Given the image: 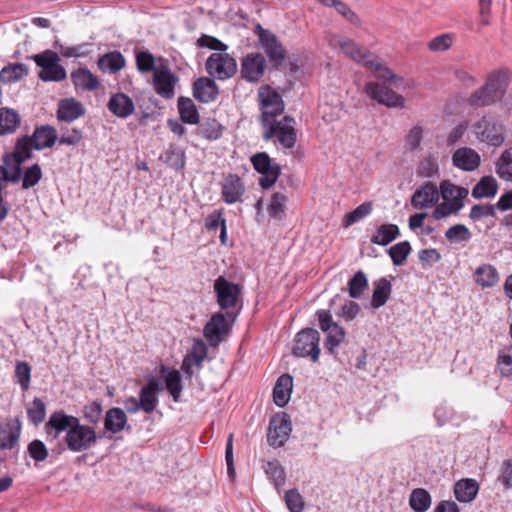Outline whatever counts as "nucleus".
Returning a JSON list of instances; mask_svg holds the SVG:
<instances>
[{
	"instance_id": "423d86ee",
	"label": "nucleus",
	"mask_w": 512,
	"mask_h": 512,
	"mask_svg": "<svg viewBox=\"0 0 512 512\" xmlns=\"http://www.w3.org/2000/svg\"><path fill=\"white\" fill-rule=\"evenodd\" d=\"M319 341L320 334L316 329H302L295 336L292 353L297 357H311L313 362H317L320 355Z\"/></svg>"
},
{
	"instance_id": "cd10ccee",
	"label": "nucleus",
	"mask_w": 512,
	"mask_h": 512,
	"mask_svg": "<svg viewBox=\"0 0 512 512\" xmlns=\"http://www.w3.org/2000/svg\"><path fill=\"white\" fill-rule=\"evenodd\" d=\"M474 280L481 288H491L498 284L500 276L495 266L482 264L474 271Z\"/></svg>"
},
{
	"instance_id": "5701e85b",
	"label": "nucleus",
	"mask_w": 512,
	"mask_h": 512,
	"mask_svg": "<svg viewBox=\"0 0 512 512\" xmlns=\"http://www.w3.org/2000/svg\"><path fill=\"white\" fill-rule=\"evenodd\" d=\"M219 94V88L210 78H198L193 84V96L202 103L214 101Z\"/></svg>"
},
{
	"instance_id": "4be33fe9",
	"label": "nucleus",
	"mask_w": 512,
	"mask_h": 512,
	"mask_svg": "<svg viewBox=\"0 0 512 512\" xmlns=\"http://www.w3.org/2000/svg\"><path fill=\"white\" fill-rule=\"evenodd\" d=\"M452 162L463 171H474L480 165V156L474 149L462 147L453 153Z\"/></svg>"
},
{
	"instance_id": "f8f14e48",
	"label": "nucleus",
	"mask_w": 512,
	"mask_h": 512,
	"mask_svg": "<svg viewBox=\"0 0 512 512\" xmlns=\"http://www.w3.org/2000/svg\"><path fill=\"white\" fill-rule=\"evenodd\" d=\"M330 44L334 48H339L346 56L363 66H373L372 54L365 48L357 45L353 40L333 36Z\"/></svg>"
},
{
	"instance_id": "58836bf2",
	"label": "nucleus",
	"mask_w": 512,
	"mask_h": 512,
	"mask_svg": "<svg viewBox=\"0 0 512 512\" xmlns=\"http://www.w3.org/2000/svg\"><path fill=\"white\" fill-rule=\"evenodd\" d=\"M497 181L491 176H484L472 189V196L476 199L490 198L497 193Z\"/></svg>"
},
{
	"instance_id": "e2e57ef3",
	"label": "nucleus",
	"mask_w": 512,
	"mask_h": 512,
	"mask_svg": "<svg viewBox=\"0 0 512 512\" xmlns=\"http://www.w3.org/2000/svg\"><path fill=\"white\" fill-rule=\"evenodd\" d=\"M498 367L501 374L505 376L512 375V347L499 352Z\"/></svg>"
},
{
	"instance_id": "b1692460",
	"label": "nucleus",
	"mask_w": 512,
	"mask_h": 512,
	"mask_svg": "<svg viewBox=\"0 0 512 512\" xmlns=\"http://www.w3.org/2000/svg\"><path fill=\"white\" fill-rule=\"evenodd\" d=\"M78 418L66 414L64 411H55L50 415L48 422L45 424V429L48 434L53 430L56 438L61 432L68 431L77 422Z\"/></svg>"
},
{
	"instance_id": "20e7f679",
	"label": "nucleus",
	"mask_w": 512,
	"mask_h": 512,
	"mask_svg": "<svg viewBox=\"0 0 512 512\" xmlns=\"http://www.w3.org/2000/svg\"><path fill=\"white\" fill-rule=\"evenodd\" d=\"M294 124V118L290 116H284L280 121H272L268 126H264L266 131L263 138L267 141L276 137L282 147L291 149L295 146L297 140Z\"/></svg>"
},
{
	"instance_id": "7ed1b4c3",
	"label": "nucleus",
	"mask_w": 512,
	"mask_h": 512,
	"mask_svg": "<svg viewBox=\"0 0 512 512\" xmlns=\"http://www.w3.org/2000/svg\"><path fill=\"white\" fill-rule=\"evenodd\" d=\"M475 134L479 140L492 146H500L505 139V126L502 120L491 114L484 115L475 125Z\"/></svg>"
},
{
	"instance_id": "338daca9",
	"label": "nucleus",
	"mask_w": 512,
	"mask_h": 512,
	"mask_svg": "<svg viewBox=\"0 0 512 512\" xmlns=\"http://www.w3.org/2000/svg\"><path fill=\"white\" fill-rule=\"evenodd\" d=\"M287 200L285 194L276 192L272 195L270 204L268 206V211L270 216L278 217L279 215L284 213V205Z\"/></svg>"
},
{
	"instance_id": "c85d7f7f",
	"label": "nucleus",
	"mask_w": 512,
	"mask_h": 512,
	"mask_svg": "<svg viewBox=\"0 0 512 512\" xmlns=\"http://www.w3.org/2000/svg\"><path fill=\"white\" fill-rule=\"evenodd\" d=\"M71 80L76 89L94 91L100 83L98 78L87 68H79L71 73Z\"/></svg>"
},
{
	"instance_id": "1a4fd4ad",
	"label": "nucleus",
	"mask_w": 512,
	"mask_h": 512,
	"mask_svg": "<svg viewBox=\"0 0 512 512\" xmlns=\"http://www.w3.org/2000/svg\"><path fill=\"white\" fill-rule=\"evenodd\" d=\"M258 96L262 109L261 122L263 126H268L275 121L276 116L283 113L284 103L281 96L269 86L260 88Z\"/></svg>"
},
{
	"instance_id": "864d4df0",
	"label": "nucleus",
	"mask_w": 512,
	"mask_h": 512,
	"mask_svg": "<svg viewBox=\"0 0 512 512\" xmlns=\"http://www.w3.org/2000/svg\"><path fill=\"white\" fill-rule=\"evenodd\" d=\"M372 211V203L371 202H364L360 204L357 208H355L353 211L348 213L345 217V220L343 222L344 227H349L352 224L362 220L366 216H368Z\"/></svg>"
},
{
	"instance_id": "49530a36",
	"label": "nucleus",
	"mask_w": 512,
	"mask_h": 512,
	"mask_svg": "<svg viewBox=\"0 0 512 512\" xmlns=\"http://www.w3.org/2000/svg\"><path fill=\"white\" fill-rule=\"evenodd\" d=\"M265 473L273 480L275 488L279 491L285 484L286 474L278 461H269L264 466Z\"/></svg>"
},
{
	"instance_id": "f03ea898",
	"label": "nucleus",
	"mask_w": 512,
	"mask_h": 512,
	"mask_svg": "<svg viewBox=\"0 0 512 512\" xmlns=\"http://www.w3.org/2000/svg\"><path fill=\"white\" fill-rule=\"evenodd\" d=\"M511 81L509 70L500 69L491 72L483 86L475 90L468 98L472 107H485L502 100Z\"/></svg>"
},
{
	"instance_id": "4468645a",
	"label": "nucleus",
	"mask_w": 512,
	"mask_h": 512,
	"mask_svg": "<svg viewBox=\"0 0 512 512\" xmlns=\"http://www.w3.org/2000/svg\"><path fill=\"white\" fill-rule=\"evenodd\" d=\"M291 422L286 414L273 417L269 423L267 441L270 446L281 447L291 433Z\"/></svg>"
},
{
	"instance_id": "774afa93",
	"label": "nucleus",
	"mask_w": 512,
	"mask_h": 512,
	"mask_svg": "<svg viewBox=\"0 0 512 512\" xmlns=\"http://www.w3.org/2000/svg\"><path fill=\"white\" fill-rule=\"evenodd\" d=\"M498 480L505 489L512 488V460L508 459L503 462Z\"/></svg>"
},
{
	"instance_id": "4d7b16f0",
	"label": "nucleus",
	"mask_w": 512,
	"mask_h": 512,
	"mask_svg": "<svg viewBox=\"0 0 512 512\" xmlns=\"http://www.w3.org/2000/svg\"><path fill=\"white\" fill-rule=\"evenodd\" d=\"M327 338L325 340V348L330 354H333L335 349L343 342L345 337V331L341 326H337L334 329L327 331Z\"/></svg>"
},
{
	"instance_id": "052dcab7",
	"label": "nucleus",
	"mask_w": 512,
	"mask_h": 512,
	"mask_svg": "<svg viewBox=\"0 0 512 512\" xmlns=\"http://www.w3.org/2000/svg\"><path fill=\"white\" fill-rule=\"evenodd\" d=\"M438 172V163L432 157L422 159L417 168V174L421 177L431 178Z\"/></svg>"
},
{
	"instance_id": "09e8293b",
	"label": "nucleus",
	"mask_w": 512,
	"mask_h": 512,
	"mask_svg": "<svg viewBox=\"0 0 512 512\" xmlns=\"http://www.w3.org/2000/svg\"><path fill=\"white\" fill-rule=\"evenodd\" d=\"M463 206L464 202L460 201L459 199L455 202H447L443 200V202L439 204L432 212V217L435 220H440L451 214L459 212Z\"/></svg>"
},
{
	"instance_id": "c756f323",
	"label": "nucleus",
	"mask_w": 512,
	"mask_h": 512,
	"mask_svg": "<svg viewBox=\"0 0 512 512\" xmlns=\"http://www.w3.org/2000/svg\"><path fill=\"white\" fill-rule=\"evenodd\" d=\"M30 68L23 63H10L0 71V81L4 84L15 83L29 75Z\"/></svg>"
},
{
	"instance_id": "f257e3e1",
	"label": "nucleus",
	"mask_w": 512,
	"mask_h": 512,
	"mask_svg": "<svg viewBox=\"0 0 512 512\" xmlns=\"http://www.w3.org/2000/svg\"><path fill=\"white\" fill-rule=\"evenodd\" d=\"M32 157V135H26L19 139L14 151L6 154L3 158V165L0 166V179L12 183L23 179L22 187H32V167H27L23 173L22 164Z\"/></svg>"
},
{
	"instance_id": "e433bc0d",
	"label": "nucleus",
	"mask_w": 512,
	"mask_h": 512,
	"mask_svg": "<svg viewBox=\"0 0 512 512\" xmlns=\"http://www.w3.org/2000/svg\"><path fill=\"white\" fill-rule=\"evenodd\" d=\"M432 503L430 493L424 488L412 490L409 497V505L414 512H426Z\"/></svg>"
},
{
	"instance_id": "9b49d317",
	"label": "nucleus",
	"mask_w": 512,
	"mask_h": 512,
	"mask_svg": "<svg viewBox=\"0 0 512 512\" xmlns=\"http://www.w3.org/2000/svg\"><path fill=\"white\" fill-rule=\"evenodd\" d=\"M365 92L371 99L388 108H404L405 106V99L402 95L377 82L366 83Z\"/></svg>"
},
{
	"instance_id": "13d9d810",
	"label": "nucleus",
	"mask_w": 512,
	"mask_h": 512,
	"mask_svg": "<svg viewBox=\"0 0 512 512\" xmlns=\"http://www.w3.org/2000/svg\"><path fill=\"white\" fill-rule=\"evenodd\" d=\"M136 65L137 69L142 73L155 72L157 69L155 68V57L149 51L136 52Z\"/></svg>"
},
{
	"instance_id": "9d476101",
	"label": "nucleus",
	"mask_w": 512,
	"mask_h": 512,
	"mask_svg": "<svg viewBox=\"0 0 512 512\" xmlns=\"http://www.w3.org/2000/svg\"><path fill=\"white\" fill-rule=\"evenodd\" d=\"M205 68L210 76L225 80L235 75L237 63L228 53H212L206 61Z\"/></svg>"
},
{
	"instance_id": "c03bdc74",
	"label": "nucleus",
	"mask_w": 512,
	"mask_h": 512,
	"mask_svg": "<svg viewBox=\"0 0 512 512\" xmlns=\"http://www.w3.org/2000/svg\"><path fill=\"white\" fill-rule=\"evenodd\" d=\"M321 4L327 7H334L336 11L343 16L350 23L359 25L360 19L351 8L340 0H318Z\"/></svg>"
},
{
	"instance_id": "dca6fc26",
	"label": "nucleus",
	"mask_w": 512,
	"mask_h": 512,
	"mask_svg": "<svg viewBox=\"0 0 512 512\" xmlns=\"http://www.w3.org/2000/svg\"><path fill=\"white\" fill-rule=\"evenodd\" d=\"M265 68L266 60L261 53H249L241 62L242 78L249 82H257L264 75Z\"/></svg>"
},
{
	"instance_id": "6e6d98bb",
	"label": "nucleus",
	"mask_w": 512,
	"mask_h": 512,
	"mask_svg": "<svg viewBox=\"0 0 512 512\" xmlns=\"http://www.w3.org/2000/svg\"><path fill=\"white\" fill-rule=\"evenodd\" d=\"M284 499L290 512H302L304 510L305 501L296 488L288 490Z\"/></svg>"
},
{
	"instance_id": "8fccbe9b",
	"label": "nucleus",
	"mask_w": 512,
	"mask_h": 512,
	"mask_svg": "<svg viewBox=\"0 0 512 512\" xmlns=\"http://www.w3.org/2000/svg\"><path fill=\"white\" fill-rule=\"evenodd\" d=\"M497 174L500 178L512 180V147L503 152L497 162Z\"/></svg>"
},
{
	"instance_id": "603ef678",
	"label": "nucleus",
	"mask_w": 512,
	"mask_h": 512,
	"mask_svg": "<svg viewBox=\"0 0 512 512\" xmlns=\"http://www.w3.org/2000/svg\"><path fill=\"white\" fill-rule=\"evenodd\" d=\"M38 76L42 81H45V82H47V81L58 82V81L64 80L67 76V73H66L65 68L62 65L56 64V65L44 67V69L40 70V72L38 73Z\"/></svg>"
},
{
	"instance_id": "4c0bfd02",
	"label": "nucleus",
	"mask_w": 512,
	"mask_h": 512,
	"mask_svg": "<svg viewBox=\"0 0 512 512\" xmlns=\"http://www.w3.org/2000/svg\"><path fill=\"white\" fill-rule=\"evenodd\" d=\"M438 190L441 193L442 199L447 202H455L458 199L463 201L468 195V189L457 186L449 180L442 181Z\"/></svg>"
},
{
	"instance_id": "a18cd8bd",
	"label": "nucleus",
	"mask_w": 512,
	"mask_h": 512,
	"mask_svg": "<svg viewBox=\"0 0 512 512\" xmlns=\"http://www.w3.org/2000/svg\"><path fill=\"white\" fill-rule=\"evenodd\" d=\"M164 161L170 167L180 170L185 166V152L183 149L170 145L164 153Z\"/></svg>"
},
{
	"instance_id": "f3484780",
	"label": "nucleus",
	"mask_w": 512,
	"mask_h": 512,
	"mask_svg": "<svg viewBox=\"0 0 512 512\" xmlns=\"http://www.w3.org/2000/svg\"><path fill=\"white\" fill-rule=\"evenodd\" d=\"M177 81V76L167 66H161L154 72V89L158 95L165 99H171L174 96V87Z\"/></svg>"
},
{
	"instance_id": "0e129e2a",
	"label": "nucleus",
	"mask_w": 512,
	"mask_h": 512,
	"mask_svg": "<svg viewBox=\"0 0 512 512\" xmlns=\"http://www.w3.org/2000/svg\"><path fill=\"white\" fill-rule=\"evenodd\" d=\"M102 405L99 401H94L86 405L83 410L85 420L92 425H96L101 417Z\"/></svg>"
},
{
	"instance_id": "37998d69",
	"label": "nucleus",
	"mask_w": 512,
	"mask_h": 512,
	"mask_svg": "<svg viewBox=\"0 0 512 512\" xmlns=\"http://www.w3.org/2000/svg\"><path fill=\"white\" fill-rule=\"evenodd\" d=\"M166 389L169 391L175 402L180 401V395L183 389L182 379L178 370H170L165 375Z\"/></svg>"
},
{
	"instance_id": "bb28decb",
	"label": "nucleus",
	"mask_w": 512,
	"mask_h": 512,
	"mask_svg": "<svg viewBox=\"0 0 512 512\" xmlns=\"http://www.w3.org/2000/svg\"><path fill=\"white\" fill-rule=\"evenodd\" d=\"M293 388V378L289 374L281 375L273 389V400L278 407H284L291 396Z\"/></svg>"
},
{
	"instance_id": "412c9836",
	"label": "nucleus",
	"mask_w": 512,
	"mask_h": 512,
	"mask_svg": "<svg viewBox=\"0 0 512 512\" xmlns=\"http://www.w3.org/2000/svg\"><path fill=\"white\" fill-rule=\"evenodd\" d=\"M162 390V386L156 379H151L147 385L143 386L139 393V406L147 414L152 413L158 405L157 393Z\"/></svg>"
},
{
	"instance_id": "a878e982",
	"label": "nucleus",
	"mask_w": 512,
	"mask_h": 512,
	"mask_svg": "<svg viewBox=\"0 0 512 512\" xmlns=\"http://www.w3.org/2000/svg\"><path fill=\"white\" fill-rule=\"evenodd\" d=\"M84 114L85 108L83 104L74 98L62 99L59 102L57 118L60 121L72 122Z\"/></svg>"
},
{
	"instance_id": "393cba45",
	"label": "nucleus",
	"mask_w": 512,
	"mask_h": 512,
	"mask_svg": "<svg viewBox=\"0 0 512 512\" xmlns=\"http://www.w3.org/2000/svg\"><path fill=\"white\" fill-rule=\"evenodd\" d=\"M109 111L119 118H127L135 111V105L132 99L124 93L112 95L108 101Z\"/></svg>"
},
{
	"instance_id": "ddd939ff",
	"label": "nucleus",
	"mask_w": 512,
	"mask_h": 512,
	"mask_svg": "<svg viewBox=\"0 0 512 512\" xmlns=\"http://www.w3.org/2000/svg\"><path fill=\"white\" fill-rule=\"evenodd\" d=\"M214 291L220 308L229 309L236 305L240 294V287L237 284L229 282L225 277L219 276L214 282Z\"/></svg>"
},
{
	"instance_id": "473e14b6",
	"label": "nucleus",
	"mask_w": 512,
	"mask_h": 512,
	"mask_svg": "<svg viewBox=\"0 0 512 512\" xmlns=\"http://www.w3.org/2000/svg\"><path fill=\"white\" fill-rule=\"evenodd\" d=\"M97 64L103 72L116 73L124 68L126 61L119 51H112L102 55Z\"/></svg>"
},
{
	"instance_id": "a211bd4d",
	"label": "nucleus",
	"mask_w": 512,
	"mask_h": 512,
	"mask_svg": "<svg viewBox=\"0 0 512 512\" xmlns=\"http://www.w3.org/2000/svg\"><path fill=\"white\" fill-rule=\"evenodd\" d=\"M244 193L245 185L237 174L230 173L225 176L221 190V196L225 203L234 204L240 201Z\"/></svg>"
},
{
	"instance_id": "6ab92c4d",
	"label": "nucleus",
	"mask_w": 512,
	"mask_h": 512,
	"mask_svg": "<svg viewBox=\"0 0 512 512\" xmlns=\"http://www.w3.org/2000/svg\"><path fill=\"white\" fill-rule=\"evenodd\" d=\"M439 199V190L431 182H427L417 189L411 198V205L416 209H423L434 205Z\"/></svg>"
},
{
	"instance_id": "de8ad7c7",
	"label": "nucleus",
	"mask_w": 512,
	"mask_h": 512,
	"mask_svg": "<svg viewBox=\"0 0 512 512\" xmlns=\"http://www.w3.org/2000/svg\"><path fill=\"white\" fill-rule=\"evenodd\" d=\"M368 280L363 271H358L348 282V292L351 298H360L367 288Z\"/></svg>"
},
{
	"instance_id": "f704fd0d",
	"label": "nucleus",
	"mask_w": 512,
	"mask_h": 512,
	"mask_svg": "<svg viewBox=\"0 0 512 512\" xmlns=\"http://www.w3.org/2000/svg\"><path fill=\"white\" fill-rule=\"evenodd\" d=\"M57 139V132L53 127H38L34 130V150L51 147Z\"/></svg>"
},
{
	"instance_id": "2eb2a0df",
	"label": "nucleus",
	"mask_w": 512,
	"mask_h": 512,
	"mask_svg": "<svg viewBox=\"0 0 512 512\" xmlns=\"http://www.w3.org/2000/svg\"><path fill=\"white\" fill-rule=\"evenodd\" d=\"M203 333L211 346H218L229 333V325L225 315L220 312L213 314L204 326Z\"/></svg>"
},
{
	"instance_id": "7c9ffc66",
	"label": "nucleus",
	"mask_w": 512,
	"mask_h": 512,
	"mask_svg": "<svg viewBox=\"0 0 512 512\" xmlns=\"http://www.w3.org/2000/svg\"><path fill=\"white\" fill-rule=\"evenodd\" d=\"M127 425V416L121 408H110L104 418L105 430L116 434L122 431Z\"/></svg>"
},
{
	"instance_id": "39448f33",
	"label": "nucleus",
	"mask_w": 512,
	"mask_h": 512,
	"mask_svg": "<svg viewBox=\"0 0 512 512\" xmlns=\"http://www.w3.org/2000/svg\"><path fill=\"white\" fill-rule=\"evenodd\" d=\"M97 442V435L93 427L83 425L78 419L65 436V443L72 452L88 450Z\"/></svg>"
},
{
	"instance_id": "a19ab883",
	"label": "nucleus",
	"mask_w": 512,
	"mask_h": 512,
	"mask_svg": "<svg viewBox=\"0 0 512 512\" xmlns=\"http://www.w3.org/2000/svg\"><path fill=\"white\" fill-rule=\"evenodd\" d=\"M223 130V125L214 118H207L199 124L200 135L209 141L221 138Z\"/></svg>"
},
{
	"instance_id": "3c124183",
	"label": "nucleus",
	"mask_w": 512,
	"mask_h": 512,
	"mask_svg": "<svg viewBox=\"0 0 512 512\" xmlns=\"http://www.w3.org/2000/svg\"><path fill=\"white\" fill-rule=\"evenodd\" d=\"M411 251V245L408 241L399 242L393 245L388 253L395 266H400L404 263Z\"/></svg>"
},
{
	"instance_id": "69168bd1",
	"label": "nucleus",
	"mask_w": 512,
	"mask_h": 512,
	"mask_svg": "<svg viewBox=\"0 0 512 512\" xmlns=\"http://www.w3.org/2000/svg\"><path fill=\"white\" fill-rule=\"evenodd\" d=\"M30 366L26 362H19L16 365L15 377L23 391L28 390L30 384Z\"/></svg>"
},
{
	"instance_id": "aec40b11",
	"label": "nucleus",
	"mask_w": 512,
	"mask_h": 512,
	"mask_svg": "<svg viewBox=\"0 0 512 512\" xmlns=\"http://www.w3.org/2000/svg\"><path fill=\"white\" fill-rule=\"evenodd\" d=\"M21 425L17 418L0 422V448L12 449L18 442Z\"/></svg>"
},
{
	"instance_id": "0eeeda50",
	"label": "nucleus",
	"mask_w": 512,
	"mask_h": 512,
	"mask_svg": "<svg viewBox=\"0 0 512 512\" xmlns=\"http://www.w3.org/2000/svg\"><path fill=\"white\" fill-rule=\"evenodd\" d=\"M259 44L269 58L270 63L278 67L286 60V49L270 30L264 29L260 24L255 28Z\"/></svg>"
},
{
	"instance_id": "c9c22d12",
	"label": "nucleus",
	"mask_w": 512,
	"mask_h": 512,
	"mask_svg": "<svg viewBox=\"0 0 512 512\" xmlns=\"http://www.w3.org/2000/svg\"><path fill=\"white\" fill-rule=\"evenodd\" d=\"M178 111L180 118L184 123L191 125L199 123V113L191 98L183 96L180 97L178 99Z\"/></svg>"
},
{
	"instance_id": "72a5a7b5",
	"label": "nucleus",
	"mask_w": 512,
	"mask_h": 512,
	"mask_svg": "<svg viewBox=\"0 0 512 512\" xmlns=\"http://www.w3.org/2000/svg\"><path fill=\"white\" fill-rule=\"evenodd\" d=\"M392 292V285L386 278H380L374 283L371 306L378 309L386 304Z\"/></svg>"
},
{
	"instance_id": "2f4dec72",
	"label": "nucleus",
	"mask_w": 512,
	"mask_h": 512,
	"mask_svg": "<svg viewBox=\"0 0 512 512\" xmlns=\"http://www.w3.org/2000/svg\"><path fill=\"white\" fill-rule=\"evenodd\" d=\"M479 485L474 479H461L454 486V495L459 502L469 503L476 497Z\"/></svg>"
},
{
	"instance_id": "6e6552de",
	"label": "nucleus",
	"mask_w": 512,
	"mask_h": 512,
	"mask_svg": "<svg viewBox=\"0 0 512 512\" xmlns=\"http://www.w3.org/2000/svg\"><path fill=\"white\" fill-rule=\"evenodd\" d=\"M251 163L254 169L262 175L259 184L263 189L272 187L281 174V167L273 163L266 152H259L251 157Z\"/></svg>"
},
{
	"instance_id": "79ce46f5",
	"label": "nucleus",
	"mask_w": 512,
	"mask_h": 512,
	"mask_svg": "<svg viewBox=\"0 0 512 512\" xmlns=\"http://www.w3.org/2000/svg\"><path fill=\"white\" fill-rule=\"evenodd\" d=\"M19 124V115L14 110L0 108V135L14 132Z\"/></svg>"
},
{
	"instance_id": "5fc2aeb1",
	"label": "nucleus",
	"mask_w": 512,
	"mask_h": 512,
	"mask_svg": "<svg viewBox=\"0 0 512 512\" xmlns=\"http://www.w3.org/2000/svg\"><path fill=\"white\" fill-rule=\"evenodd\" d=\"M445 237L449 242H466L471 238L470 230L463 224H456L448 228Z\"/></svg>"
},
{
	"instance_id": "680f3d73",
	"label": "nucleus",
	"mask_w": 512,
	"mask_h": 512,
	"mask_svg": "<svg viewBox=\"0 0 512 512\" xmlns=\"http://www.w3.org/2000/svg\"><path fill=\"white\" fill-rule=\"evenodd\" d=\"M422 139L423 128L420 125H415L410 129L405 138V146L408 150L414 151L420 147Z\"/></svg>"
},
{
	"instance_id": "ea45409f",
	"label": "nucleus",
	"mask_w": 512,
	"mask_h": 512,
	"mask_svg": "<svg viewBox=\"0 0 512 512\" xmlns=\"http://www.w3.org/2000/svg\"><path fill=\"white\" fill-rule=\"evenodd\" d=\"M399 228L395 224H383L372 236L371 242L377 245L386 246L399 236Z\"/></svg>"
},
{
	"instance_id": "bf43d9fd",
	"label": "nucleus",
	"mask_w": 512,
	"mask_h": 512,
	"mask_svg": "<svg viewBox=\"0 0 512 512\" xmlns=\"http://www.w3.org/2000/svg\"><path fill=\"white\" fill-rule=\"evenodd\" d=\"M187 356L193 359V362L197 367H200L207 357V346L205 342L201 339L194 340L191 351Z\"/></svg>"
}]
</instances>
